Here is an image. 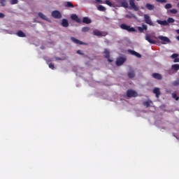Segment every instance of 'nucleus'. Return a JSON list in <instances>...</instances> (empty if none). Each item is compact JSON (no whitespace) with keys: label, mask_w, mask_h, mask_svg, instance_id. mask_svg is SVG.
Listing matches in <instances>:
<instances>
[{"label":"nucleus","mask_w":179,"mask_h":179,"mask_svg":"<svg viewBox=\"0 0 179 179\" xmlns=\"http://www.w3.org/2000/svg\"><path fill=\"white\" fill-rule=\"evenodd\" d=\"M178 71H179V64H176L171 66V69L168 70V73L169 75H173L177 73Z\"/></svg>","instance_id":"f257e3e1"},{"label":"nucleus","mask_w":179,"mask_h":179,"mask_svg":"<svg viewBox=\"0 0 179 179\" xmlns=\"http://www.w3.org/2000/svg\"><path fill=\"white\" fill-rule=\"evenodd\" d=\"M120 29H122V30H127V31H129V32L136 31V30H135V28L131 27V26L127 25L126 24H121Z\"/></svg>","instance_id":"f03ea898"},{"label":"nucleus","mask_w":179,"mask_h":179,"mask_svg":"<svg viewBox=\"0 0 179 179\" xmlns=\"http://www.w3.org/2000/svg\"><path fill=\"white\" fill-rule=\"evenodd\" d=\"M94 36H101V37H106L108 34L106 31H100L97 29L93 31Z\"/></svg>","instance_id":"7ed1b4c3"},{"label":"nucleus","mask_w":179,"mask_h":179,"mask_svg":"<svg viewBox=\"0 0 179 179\" xmlns=\"http://www.w3.org/2000/svg\"><path fill=\"white\" fill-rule=\"evenodd\" d=\"M144 20L146 24H149V26H155V24H153V22L152 21V19H150V16H149V15H144Z\"/></svg>","instance_id":"20e7f679"},{"label":"nucleus","mask_w":179,"mask_h":179,"mask_svg":"<svg viewBox=\"0 0 179 179\" xmlns=\"http://www.w3.org/2000/svg\"><path fill=\"white\" fill-rule=\"evenodd\" d=\"M127 61V58L124 57H119L116 59L117 66H121Z\"/></svg>","instance_id":"39448f33"},{"label":"nucleus","mask_w":179,"mask_h":179,"mask_svg":"<svg viewBox=\"0 0 179 179\" xmlns=\"http://www.w3.org/2000/svg\"><path fill=\"white\" fill-rule=\"evenodd\" d=\"M127 97H138V92L132 90H128L127 92Z\"/></svg>","instance_id":"423d86ee"},{"label":"nucleus","mask_w":179,"mask_h":179,"mask_svg":"<svg viewBox=\"0 0 179 179\" xmlns=\"http://www.w3.org/2000/svg\"><path fill=\"white\" fill-rule=\"evenodd\" d=\"M52 17H55V19H61L62 17V14L58 10H54L52 12Z\"/></svg>","instance_id":"0eeeda50"},{"label":"nucleus","mask_w":179,"mask_h":179,"mask_svg":"<svg viewBox=\"0 0 179 179\" xmlns=\"http://www.w3.org/2000/svg\"><path fill=\"white\" fill-rule=\"evenodd\" d=\"M145 40L150 44H156V41L152 39V36L149 34H145Z\"/></svg>","instance_id":"6e6552de"},{"label":"nucleus","mask_w":179,"mask_h":179,"mask_svg":"<svg viewBox=\"0 0 179 179\" xmlns=\"http://www.w3.org/2000/svg\"><path fill=\"white\" fill-rule=\"evenodd\" d=\"M129 5H130L131 9H134V10H136V11L139 10V8L135 4V0H129Z\"/></svg>","instance_id":"1a4fd4ad"},{"label":"nucleus","mask_w":179,"mask_h":179,"mask_svg":"<svg viewBox=\"0 0 179 179\" xmlns=\"http://www.w3.org/2000/svg\"><path fill=\"white\" fill-rule=\"evenodd\" d=\"M159 40H161L162 44H167V43H170V39L166 36H158Z\"/></svg>","instance_id":"9d476101"},{"label":"nucleus","mask_w":179,"mask_h":179,"mask_svg":"<svg viewBox=\"0 0 179 179\" xmlns=\"http://www.w3.org/2000/svg\"><path fill=\"white\" fill-rule=\"evenodd\" d=\"M71 20H75L77 23H82V20L76 14H73L71 16Z\"/></svg>","instance_id":"9b49d317"},{"label":"nucleus","mask_w":179,"mask_h":179,"mask_svg":"<svg viewBox=\"0 0 179 179\" xmlns=\"http://www.w3.org/2000/svg\"><path fill=\"white\" fill-rule=\"evenodd\" d=\"M117 3H120L122 8H128V2L127 0H115Z\"/></svg>","instance_id":"f8f14e48"},{"label":"nucleus","mask_w":179,"mask_h":179,"mask_svg":"<svg viewBox=\"0 0 179 179\" xmlns=\"http://www.w3.org/2000/svg\"><path fill=\"white\" fill-rule=\"evenodd\" d=\"M103 54H104L105 58H106V59H108V62H113V60L111 59H110V50H108V49H105Z\"/></svg>","instance_id":"ddd939ff"},{"label":"nucleus","mask_w":179,"mask_h":179,"mask_svg":"<svg viewBox=\"0 0 179 179\" xmlns=\"http://www.w3.org/2000/svg\"><path fill=\"white\" fill-rule=\"evenodd\" d=\"M71 40L73 41V43H75V44H78L79 45H86V43L79 41L78 39H76L74 37H71Z\"/></svg>","instance_id":"4468645a"},{"label":"nucleus","mask_w":179,"mask_h":179,"mask_svg":"<svg viewBox=\"0 0 179 179\" xmlns=\"http://www.w3.org/2000/svg\"><path fill=\"white\" fill-rule=\"evenodd\" d=\"M128 52H129V54H131V55H135V57H137V58H142V55L137 52H135V50L129 49L128 50Z\"/></svg>","instance_id":"2eb2a0df"},{"label":"nucleus","mask_w":179,"mask_h":179,"mask_svg":"<svg viewBox=\"0 0 179 179\" xmlns=\"http://www.w3.org/2000/svg\"><path fill=\"white\" fill-rule=\"evenodd\" d=\"M152 76L154 78V79H157V80H162L163 79V76H162L161 74L158 73H152Z\"/></svg>","instance_id":"dca6fc26"},{"label":"nucleus","mask_w":179,"mask_h":179,"mask_svg":"<svg viewBox=\"0 0 179 179\" xmlns=\"http://www.w3.org/2000/svg\"><path fill=\"white\" fill-rule=\"evenodd\" d=\"M143 27H138L137 29L140 33H143L144 30H148V25L143 24Z\"/></svg>","instance_id":"f3484780"},{"label":"nucleus","mask_w":179,"mask_h":179,"mask_svg":"<svg viewBox=\"0 0 179 179\" xmlns=\"http://www.w3.org/2000/svg\"><path fill=\"white\" fill-rule=\"evenodd\" d=\"M152 93H154L157 97V99H159V97L160 96V89L155 87Z\"/></svg>","instance_id":"a211bd4d"},{"label":"nucleus","mask_w":179,"mask_h":179,"mask_svg":"<svg viewBox=\"0 0 179 179\" xmlns=\"http://www.w3.org/2000/svg\"><path fill=\"white\" fill-rule=\"evenodd\" d=\"M171 58L173 59V62H179V58H178V54L177 53H173L171 56Z\"/></svg>","instance_id":"6ab92c4d"},{"label":"nucleus","mask_w":179,"mask_h":179,"mask_svg":"<svg viewBox=\"0 0 179 179\" xmlns=\"http://www.w3.org/2000/svg\"><path fill=\"white\" fill-rule=\"evenodd\" d=\"M157 23H158V24H161V26H169V22H167V20L162 21L160 20H157Z\"/></svg>","instance_id":"aec40b11"},{"label":"nucleus","mask_w":179,"mask_h":179,"mask_svg":"<svg viewBox=\"0 0 179 179\" xmlns=\"http://www.w3.org/2000/svg\"><path fill=\"white\" fill-rule=\"evenodd\" d=\"M83 23H85V24H90V23H92V20L89 19L87 17H84L83 18Z\"/></svg>","instance_id":"412c9836"},{"label":"nucleus","mask_w":179,"mask_h":179,"mask_svg":"<svg viewBox=\"0 0 179 179\" xmlns=\"http://www.w3.org/2000/svg\"><path fill=\"white\" fill-rule=\"evenodd\" d=\"M62 26L63 27H69V22H68V20L66 19H63L62 20Z\"/></svg>","instance_id":"4be33fe9"},{"label":"nucleus","mask_w":179,"mask_h":179,"mask_svg":"<svg viewBox=\"0 0 179 179\" xmlns=\"http://www.w3.org/2000/svg\"><path fill=\"white\" fill-rule=\"evenodd\" d=\"M127 76L128 78H129V79H134V78L135 77V71L134 70L129 71L127 73Z\"/></svg>","instance_id":"5701e85b"},{"label":"nucleus","mask_w":179,"mask_h":179,"mask_svg":"<svg viewBox=\"0 0 179 179\" xmlns=\"http://www.w3.org/2000/svg\"><path fill=\"white\" fill-rule=\"evenodd\" d=\"M38 16L41 17V19H43V20H46L47 22H50V20H48V17L45 16V15L43 14V13H38Z\"/></svg>","instance_id":"b1692460"},{"label":"nucleus","mask_w":179,"mask_h":179,"mask_svg":"<svg viewBox=\"0 0 179 179\" xmlns=\"http://www.w3.org/2000/svg\"><path fill=\"white\" fill-rule=\"evenodd\" d=\"M145 8H147L148 10H153L155 9V6L149 3H147L145 5Z\"/></svg>","instance_id":"393cba45"},{"label":"nucleus","mask_w":179,"mask_h":179,"mask_svg":"<svg viewBox=\"0 0 179 179\" xmlns=\"http://www.w3.org/2000/svg\"><path fill=\"white\" fill-rule=\"evenodd\" d=\"M16 35L18 37H26V34H24L22 30H19L17 33Z\"/></svg>","instance_id":"a878e982"},{"label":"nucleus","mask_w":179,"mask_h":179,"mask_svg":"<svg viewBox=\"0 0 179 179\" xmlns=\"http://www.w3.org/2000/svg\"><path fill=\"white\" fill-rule=\"evenodd\" d=\"M150 103H152L151 101H144L143 102V105L145 106V107H150Z\"/></svg>","instance_id":"bb28decb"},{"label":"nucleus","mask_w":179,"mask_h":179,"mask_svg":"<svg viewBox=\"0 0 179 179\" xmlns=\"http://www.w3.org/2000/svg\"><path fill=\"white\" fill-rule=\"evenodd\" d=\"M97 9L100 11V12H105L106 10V7L101 6V5H99L98 7H97Z\"/></svg>","instance_id":"cd10ccee"},{"label":"nucleus","mask_w":179,"mask_h":179,"mask_svg":"<svg viewBox=\"0 0 179 179\" xmlns=\"http://www.w3.org/2000/svg\"><path fill=\"white\" fill-rule=\"evenodd\" d=\"M89 30H90V28L88 27H83L82 28L83 33H87V31H89Z\"/></svg>","instance_id":"c85d7f7f"},{"label":"nucleus","mask_w":179,"mask_h":179,"mask_svg":"<svg viewBox=\"0 0 179 179\" xmlns=\"http://www.w3.org/2000/svg\"><path fill=\"white\" fill-rule=\"evenodd\" d=\"M167 23H168V26H169V23H174V22H176V20H174V18L173 17H169L167 19Z\"/></svg>","instance_id":"c756f323"},{"label":"nucleus","mask_w":179,"mask_h":179,"mask_svg":"<svg viewBox=\"0 0 179 179\" xmlns=\"http://www.w3.org/2000/svg\"><path fill=\"white\" fill-rule=\"evenodd\" d=\"M66 8H74V6L71 1H68L66 4Z\"/></svg>","instance_id":"7c9ffc66"},{"label":"nucleus","mask_w":179,"mask_h":179,"mask_svg":"<svg viewBox=\"0 0 179 179\" xmlns=\"http://www.w3.org/2000/svg\"><path fill=\"white\" fill-rule=\"evenodd\" d=\"M172 97H173V99H175V100H176V101H179V97H178V96H177V94L173 93Z\"/></svg>","instance_id":"2f4dec72"},{"label":"nucleus","mask_w":179,"mask_h":179,"mask_svg":"<svg viewBox=\"0 0 179 179\" xmlns=\"http://www.w3.org/2000/svg\"><path fill=\"white\" fill-rule=\"evenodd\" d=\"M164 8L165 9H171V8H173V5H171V3H166Z\"/></svg>","instance_id":"473e14b6"},{"label":"nucleus","mask_w":179,"mask_h":179,"mask_svg":"<svg viewBox=\"0 0 179 179\" xmlns=\"http://www.w3.org/2000/svg\"><path fill=\"white\" fill-rule=\"evenodd\" d=\"M169 12H171V13H173V15L178 13V10H177V9H176V8L170 10Z\"/></svg>","instance_id":"72a5a7b5"},{"label":"nucleus","mask_w":179,"mask_h":179,"mask_svg":"<svg viewBox=\"0 0 179 179\" xmlns=\"http://www.w3.org/2000/svg\"><path fill=\"white\" fill-rule=\"evenodd\" d=\"M0 3L1 6H6V0H0Z\"/></svg>","instance_id":"f704fd0d"},{"label":"nucleus","mask_w":179,"mask_h":179,"mask_svg":"<svg viewBox=\"0 0 179 179\" xmlns=\"http://www.w3.org/2000/svg\"><path fill=\"white\" fill-rule=\"evenodd\" d=\"M105 3L106 5H108V6H113V3H111V1H110V0H106Z\"/></svg>","instance_id":"c9c22d12"},{"label":"nucleus","mask_w":179,"mask_h":179,"mask_svg":"<svg viewBox=\"0 0 179 179\" xmlns=\"http://www.w3.org/2000/svg\"><path fill=\"white\" fill-rule=\"evenodd\" d=\"M173 86H179V78L173 83Z\"/></svg>","instance_id":"e433bc0d"},{"label":"nucleus","mask_w":179,"mask_h":179,"mask_svg":"<svg viewBox=\"0 0 179 179\" xmlns=\"http://www.w3.org/2000/svg\"><path fill=\"white\" fill-rule=\"evenodd\" d=\"M156 2H159V3H166L167 2V0H155Z\"/></svg>","instance_id":"4c0bfd02"},{"label":"nucleus","mask_w":179,"mask_h":179,"mask_svg":"<svg viewBox=\"0 0 179 179\" xmlns=\"http://www.w3.org/2000/svg\"><path fill=\"white\" fill-rule=\"evenodd\" d=\"M11 5H16L18 1L17 0H10V1Z\"/></svg>","instance_id":"58836bf2"},{"label":"nucleus","mask_w":179,"mask_h":179,"mask_svg":"<svg viewBox=\"0 0 179 179\" xmlns=\"http://www.w3.org/2000/svg\"><path fill=\"white\" fill-rule=\"evenodd\" d=\"M49 68H50V69H54L55 68V66H54V64L50 63V64H49Z\"/></svg>","instance_id":"ea45409f"},{"label":"nucleus","mask_w":179,"mask_h":179,"mask_svg":"<svg viewBox=\"0 0 179 179\" xmlns=\"http://www.w3.org/2000/svg\"><path fill=\"white\" fill-rule=\"evenodd\" d=\"M5 17V14L0 13V19H3Z\"/></svg>","instance_id":"a19ab883"},{"label":"nucleus","mask_w":179,"mask_h":179,"mask_svg":"<svg viewBox=\"0 0 179 179\" xmlns=\"http://www.w3.org/2000/svg\"><path fill=\"white\" fill-rule=\"evenodd\" d=\"M77 54H79L80 55H83V53H82V50H77Z\"/></svg>","instance_id":"79ce46f5"},{"label":"nucleus","mask_w":179,"mask_h":179,"mask_svg":"<svg viewBox=\"0 0 179 179\" xmlns=\"http://www.w3.org/2000/svg\"><path fill=\"white\" fill-rule=\"evenodd\" d=\"M96 2H98V3H103V1L101 0H95Z\"/></svg>","instance_id":"37998d69"},{"label":"nucleus","mask_w":179,"mask_h":179,"mask_svg":"<svg viewBox=\"0 0 179 179\" xmlns=\"http://www.w3.org/2000/svg\"><path fill=\"white\" fill-rule=\"evenodd\" d=\"M56 60H57V61H61L62 59H61L60 57H56Z\"/></svg>","instance_id":"c03bdc74"},{"label":"nucleus","mask_w":179,"mask_h":179,"mask_svg":"<svg viewBox=\"0 0 179 179\" xmlns=\"http://www.w3.org/2000/svg\"><path fill=\"white\" fill-rule=\"evenodd\" d=\"M176 33H177L178 34H179V29H177V30H176Z\"/></svg>","instance_id":"a18cd8bd"},{"label":"nucleus","mask_w":179,"mask_h":179,"mask_svg":"<svg viewBox=\"0 0 179 179\" xmlns=\"http://www.w3.org/2000/svg\"><path fill=\"white\" fill-rule=\"evenodd\" d=\"M177 40L179 41V36L176 37Z\"/></svg>","instance_id":"49530a36"},{"label":"nucleus","mask_w":179,"mask_h":179,"mask_svg":"<svg viewBox=\"0 0 179 179\" xmlns=\"http://www.w3.org/2000/svg\"><path fill=\"white\" fill-rule=\"evenodd\" d=\"M136 1H141V0H136Z\"/></svg>","instance_id":"de8ad7c7"},{"label":"nucleus","mask_w":179,"mask_h":179,"mask_svg":"<svg viewBox=\"0 0 179 179\" xmlns=\"http://www.w3.org/2000/svg\"><path fill=\"white\" fill-rule=\"evenodd\" d=\"M176 1H179V0H176Z\"/></svg>","instance_id":"09e8293b"}]
</instances>
